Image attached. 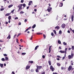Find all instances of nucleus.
I'll return each mask as SVG.
<instances>
[{"mask_svg":"<svg viewBox=\"0 0 74 74\" xmlns=\"http://www.w3.org/2000/svg\"><path fill=\"white\" fill-rule=\"evenodd\" d=\"M51 10H52V8H51L50 7H48V8L47 9L48 12H51Z\"/></svg>","mask_w":74,"mask_h":74,"instance_id":"f257e3e1","label":"nucleus"},{"mask_svg":"<svg viewBox=\"0 0 74 74\" xmlns=\"http://www.w3.org/2000/svg\"><path fill=\"white\" fill-rule=\"evenodd\" d=\"M37 69H38V70H40L42 68V66H37Z\"/></svg>","mask_w":74,"mask_h":74,"instance_id":"f03ea898","label":"nucleus"},{"mask_svg":"<svg viewBox=\"0 0 74 74\" xmlns=\"http://www.w3.org/2000/svg\"><path fill=\"white\" fill-rule=\"evenodd\" d=\"M50 69L51 70H52V71H54V68H53V66H50Z\"/></svg>","mask_w":74,"mask_h":74,"instance_id":"7ed1b4c3","label":"nucleus"},{"mask_svg":"<svg viewBox=\"0 0 74 74\" xmlns=\"http://www.w3.org/2000/svg\"><path fill=\"white\" fill-rule=\"evenodd\" d=\"M22 6H23V4H20L17 7L18 8H22L21 7H22Z\"/></svg>","mask_w":74,"mask_h":74,"instance_id":"20e7f679","label":"nucleus"},{"mask_svg":"<svg viewBox=\"0 0 74 74\" xmlns=\"http://www.w3.org/2000/svg\"><path fill=\"white\" fill-rule=\"evenodd\" d=\"M71 69H72V66L70 65L68 68V71H70L71 70Z\"/></svg>","mask_w":74,"mask_h":74,"instance_id":"39448f33","label":"nucleus"},{"mask_svg":"<svg viewBox=\"0 0 74 74\" xmlns=\"http://www.w3.org/2000/svg\"><path fill=\"white\" fill-rule=\"evenodd\" d=\"M65 26H66V25H65L64 24H63L62 25V27L63 29H64L65 27Z\"/></svg>","mask_w":74,"mask_h":74,"instance_id":"423d86ee","label":"nucleus"},{"mask_svg":"<svg viewBox=\"0 0 74 74\" xmlns=\"http://www.w3.org/2000/svg\"><path fill=\"white\" fill-rule=\"evenodd\" d=\"M29 29H31V27H30L26 29L24 31V32H27Z\"/></svg>","mask_w":74,"mask_h":74,"instance_id":"0eeeda50","label":"nucleus"},{"mask_svg":"<svg viewBox=\"0 0 74 74\" xmlns=\"http://www.w3.org/2000/svg\"><path fill=\"white\" fill-rule=\"evenodd\" d=\"M33 3V1H31L29 2V3L28 4V5H30L31 4H32V3Z\"/></svg>","mask_w":74,"mask_h":74,"instance_id":"6e6552de","label":"nucleus"},{"mask_svg":"<svg viewBox=\"0 0 74 74\" xmlns=\"http://www.w3.org/2000/svg\"><path fill=\"white\" fill-rule=\"evenodd\" d=\"M71 18L72 19V21L73 22V20H74V16H73V15L72 16Z\"/></svg>","mask_w":74,"mask_h":74,"instance_id":"1a4fd4ad","label":"nucleus"},{"mask_svg":"<svg viewBox=\"0 0 74 74\" xmlns=\"http://www.w3.org/2000/svg\"><path fill=\"white\" fill-rule=\"evenodd\" d=\"M30 67L29 66H26V69H27V70L28 69H30Z\"/></svg>","mask_w":74,"mask_h":74,"instance_id":"9d476101","label":"nucleus"},{"mask_svg":"<svg viewBox=\"0 0 74 74\" xmlns=\"http://www.w3.org/2000/svg\"><path fill=\"white\" fill-rule=\"evenodd\" d=\"M68 56L69 59H70L71 58H72V56L70 55H69Z\"/></svg>","mask_w":74,"mask_h":74,"instance_id":"9b49d317","label":"nucleus"},{"mask_svg":"<svg viewBox=\"0 0 74 74\" xmlns=\"http://www.w3.org/2000/svg\"><path fill=\"white\" fill-rule=\"evenodd\" d=\"M48 63L49 65H50V66H51V61L50 60L49 61Z\"/></svg>","mask_w":74,"mask_h":74,"instance_id":"f8f14e48","label":"nucleus"},{"mask_svg":"<svg viewBox=\"0 0 74 74\" xmlns=\"http://www.w3.org/2000/svg\"><path fill=\"white\" fill-rule=\"evenodd\" d=\"M22 8H19L18 10V12H19L20 10H22Z\"/></svg>","mask_w":74,"mask_h":74,"instance_id":"ddd939ff","label":"nucleus"},{"mask_svg":"<svg viewBox=\"0 0 74 74\" xmlns=\"http://www.w3.org/2000/svg\"><path fill=\"white\" fill-rule=\"evenodd\" d=\"M39 47V46L38 45L36 46L35 48V50H37V48H38Z\"/></svg>","mask_w":74,"mask_h":74,"instance_id":"4468645a","label":"nucleus"},{"mask_svg":"<svg viewBox=\"0 0 74 74\" xmlns=\"http://www.w3.org/2000/svg\"><path fill=\"white\" fill-rule=\"evenodd\" d=\"M60 28V27H59V26H57L55 27V29H58V30Z\"/></svg>","mask_w":74,"mask_h":74,"instance_id":"2eb2a0df","label":"nucleus"},{"mask_svg":"<svg viewBox=\"0 0 74 74\" xmlns=\"http://www.w3.org/2000/svg\"><path fill=\"white\" fill-rule=\"evenodd\" d=\"M60 52H61V53H64L65 52V51H62V50H60Z\"/></svg>","mask_w":74,"mask_h":74,"instance_id":"dca6fc26","label":"nucleus"},{"mask_svg":"<svg viewBox=\"0 0 74 74\" xmlns=\"http://www.w3.org/2000/svg\"><path fill=\"white\" fill-rule=\"evenodd\" d=\"M8 38H9V39H10V38H11V36H10V35H9L7 38V39H8Z\"/></svg>","mask_w":74,"mask_h":74,"instance_id":"f3484780","label":"nucleus"},{"mask_svg":"<svg viewBox=\"0 0 74 74\" xmlns=\"http://www.w3.org/2000/svg\"><path fill=\"white\" fill-rule=\"evenodd\" d=\"M13 6V5H9L8 6V8H11V7H12Z\"/></svg>","mask_w":74,"mask_h":74,"instance_id":"a211bd4d","label":"nucleus"},{"mask_svg":"<svg viewBox=\"0 0 74 74\" xmlns=\"http://www.w3.org/2000/svg\"><path fill=\"white\" fill-rule=\"evenodd\" d=\"M23 7H24L23 8V9L24 8V7H26V4H23Z\"/></svg>","mask_w":74,"mask_h":74,"instance_id":"6ab92c4d","label":"nucleus"},{"mask_svg":"<svg viewBox=\"0 0 74 74\" xmlns=\"http://www.w3.org/2000/svg\"><path fill=\"white\" fill-rule=\"evenodd\" d=\"M1 66V67H3V64H0V67Z\"/></svg>","mask_w":74,"mask_h":74,"instance_id":"aec40b11","label":"nucleus"},{"mask_svg":"<svg viewBox=\"0 0 74 74\" xmlns=\"http://www.w3.org/2000/svg\"><path fill=\"white\" fill-rule=\"evenodd\" d=\"M36 24H34V25L32 26V28L34 29L35 27H36Z\"/></svg>","mask_w":74,"mask_h":74,"instance_id":"412c9836","label":"nucleus"},{"mask_svg":"<svg viewBox=\"0 0 74 74\" xmlns=\"http://www.w3.org/2000/svg\"><path fill=\"white\" fill-rule=\"evenodd\" d=\"M29 63H33V61H29Z\"/></svg>","mask_w":74,"mask_h":74,"instance_id":"4be33fe9","label":"nucleus"},{"mask_svg":"<svg viewBox=\"0 0 74 74\" xmlns=\"http://www.w3.org/2000/svg\"><path fill=\"white\" fill-rule=\"evenodd\" d=\"M10 15V13H7L5 15V16H9Z\"/></svg>","mask_w":74,"mask_h":74,"instance_id":"5701e85b","label":"nucleus"},{"mask_svg":"<svg viewBox=\"0 0 74 74\" xmlns=\"http://www.w3.org/2000/svg\"><path fill=\"white\" fill-rule=\"evenodd\" d=\"M11 19V16H10L8 17V19L9 20H10Z\"/></svg>","mask_w":74,"mask_h":74,"instance_id":"b1692460","label":"nucleus"},{"mask_svg":"<svg viewBox=\"0 0 74 74\" xmlns=\"http://www.w3.org/2000/svg\"><path fill=\"white\" fill-rule=\"evenodd\" d=\"M63 3H61L60 4V7H62V6H63Z\"/></svg>","mask_w":74,"mask_h":74,"instance_id":"393cba45","label":"nucleus"},{"mask_svg":"<svg viewBox=\"0 0 74 74\" xmlns=\"http://www.w3.org/2000/svg\"><path fill=\"white\" fill-rule=\"evenodd\" d=\"M53 32L55 34H56V32L55 30H53Z\"/></svg>","mask_w":74,"mask_h":74,"instance_id":"a878e982","label":"nucleus"},{"mask_svg":"<svg viewBox=\"0 0 74 74\" xmlns=\"http://www.w3.org/2000/svg\"><path fill=\"white\" fill-rule=\"evenodd\" d=\"M58 42L59 44H61V41H60V40H58Z\"/></svg>","mask_w":74,"mask_h":74,"instance_id":"bb28decb","label":"nucleus"},{"mask_svg":"<svg viewBox=\"0 0 74 74\" xmlns=\"http://www.w3.org/2000/svg\"><path fill=\"white\" fill-rule=\"evenodd\" d=\"M59 34H62V31L60 30L59 32Z\"/></svg>","mask_w":74,"mask_h":74,"instance_id":"cd10ccee","label":"nucleus"},{"mask_svg":"<svg viewBox=\"0 0 74 74\" xmlns=\"http://www.w3.org/2000/svg\"><path fill=\"white\" fill-rule=\"evenodd\" d=\"M63 44L64 45H67V43H66L65 42H63Z\"/></svg>","mask_w":74,"mask_h":74,"instance_id":"c85d7f7f","label":"nucleus"},{"mask_svg":"<svg viewBox=\"0 0 74 74\" xmlns=\"http://www.w3.org/2000/svg\"><path fill=\"white\" fill-rule=\"evenodd\" d=\"M5 59L6 60H8V57H5Z\"/></svg>","mask_w":74,"mask_h":74,"instance_id":"c756f323","label":"nucleus"},{"mask_svg":"<svg viewBox=\"0 0 74 74\" xmlns=\"http://www.w3.org/2000/svg\"><path fill=\"white\" fill-rule=\"evenodd\" d=\"M22 55H26V53H22Z\"/></svg>","mask_w":74,"mask_h":74,"instance_id":"7c9ffc66","label":"nucleus"},{"mask_svg":"<svg viewBox=\"0 0 74 74\" xmlns=\"http://www.w3.org/2000/svg\"><path fill=\"white\" fill-rule=\"evenodd\" d=\"M71 49H72V50H74V46H72V47Z\"/></svg>","mask_w":74,"mask_h":74,"instance_id":"2f4dec72","label":"nucleus"},{"mask_svg":"<svg viewBox=\"0 0 74 74\" xmlns=\"http://www.w3.org/2000/svg\"><path fill=\"white\" fill-rule=\"evenodd\" d=\"M20 13L21 14H23L24 13V12L22 11L20 12Z\"/></svg>","mask_w":74,"mask_h":74,"instance_id":"473e14b6","label":"nucleus"},{"mask_svg":"<svg viewBox=\"0 0 74 74\" xmlns=\"http://www.w3.org/2000/svg\"><path fill=\"white\" fill-rule=\"evenodd\" d=\"M1 60L2 61H5V59H4V58H3L1 59Z\"/></svg>","mask_w":74,"mask_h":74,"instance_id":"72a5a7b5","label":"nucleus"},{"mask_svg":"<svg viewBox=\"0 0 74 74\" xmlns=\"http://www.w3.org/2000/svg\"><path fill=\"white\" fill-rule=\"evenodd\" d=\"M37 34H38V35H40V34H42V33H38Z\"/></svg>","mask_w":74,"mask_h":74,"instance_id":"f704fd0d","label":"nucleus"},{"mask_svg":"<svg viewBox=\"0 0 74 74\" xmlns=\"http://www.w3.org/2000/svg\"><path fill=\"white\" fill-rule=\"evenodd\" d=\"M16 41L17 43H18V44H19V42H18V39H16Z\"/></svg>","mask_w":74,"mask_h":74,"instance_id":"c9c22d12","label":"nucleus"},{"mask_svg":"<svg viewBox=\"0 0 74 74\" xmlns=\"http://www.w3.org/2000/svg\"><path fill=\"white\" fill-rule=\"evenodd\" d=\"M31 71L32 73H33V72H34V70H33V69H31Z\"/></svg>","mask_w":74,"mask_h":74,"instance_id":"e433bc0d","label":"nucleus"},{"mask_svg":"<svg viewBox=\"0 0 74 74\" xmlns=\"http://www.w3.org/2000/svg\"><path fill=\"white\" fill-rule=\"evenodd\" d=\"M36 73H38V69H37L36 70Z\"/></svg>","mask_w":74,"mask_h":74,"instance_id":"4c0bfd02","label":"nucleus"},{"mask_svg":"<svg viewBox=\"0 0 74 74\" xmlns=\"http://www.w3.org/2000/svg\"><path fill=\"white\" fill-rule=\"evenodd\" d=\"M57 65L58 66H60V63H58Z\"/></svg>","mask_w":74,"mask_h":74,"instance_id":"58836bf2","label":"nucleus"},{"mask_svg":"<svg viewBox=\"0 0 74 74\" xmlns=\"http://www.w3.org/2000/svg\"><path fill=\"white\" fill-rule=\"evenodd\" d=\"M15 11V9H14L11 12V13H13L14 12V11Z\"/></svg>","mask_w":74,"mask_h":74,"instance_id":"ea45409f","label":"nucleus"},{"mask_svg":"<svg viewBox=\"0 0 74 74\" xmlns=\"http://www.w3.org/2000/svg\"><path fill=\"white\" fill-rule=\"evenodd\" d=\"M71 56L72 57V58H73V56H74V54L73 53H71Z\"/></svg>","mask_w":74,"mask_h":74,"instance_id":"a19ab883","label":"nucleus"},{"mask_svg":"<svg viewBox=\"0 0 74 74\" xmlns=\"http://www.w3.org/2000/svg\"><path fill=\"white\" fill-rule=\"evenodd\" d=\"M67 48H66L65 50V53H66V52L67 51Z\"/></svg>","mask_w":74,"mask_h":74,"instance_id":"79ce46f5","label":"nucleus"},{"mask_svg":"<svg viewBox=\"0 0 74 74\" xmlns=\"http://www.w3.org/2000/svg\"><path fill=\"white\" fill-rule=\"evenodd\" d=\"M64 68L63 67H62L61 68V70H63V69H64Z\"/></svg>","mask_w":74,"mask_h":74,"instance_id":"37998d69","label":"nucleus"},{"mask_svg":"<svg viewBox=\"0 0 74 74\" xmlns=\"http://www.w3.org/2000/svg\"><path fill=\"white\" fill-rule=\"evenodd\" d=\"M51 36H53V35H54V34H53V33L52 32L51 33Z\"/></svg>","mask_w":74,"mask_h":74,"instance_id":"c03bdc74","label":"nucleus"},{"mask_svg":"<svg viewBox=\"0 0 74 74\" xmlns=\"http://www.w3.org/2000/svg\"><path fill=\"white\" fill-rule=\"evenodd\" d=\"M3 55L4 56H7V55L6 54H4Z\"/></svg>","mask_w":74,"mask_h":74,"instance_id":"a18cd8bd","label":"nucleus"},{"mask_svg":"<svg viewBox=\"0 0 74 74\" xmlns=\"http://www.w3.org/2000/svg\"><path fill=\"white\" fill-rule=\"evenodd\" d=\"M18 19V17H16L14 19L15 20H16V19Z\"/></svg>","mask_w":74,"mask_h":74,"instance_id":"49530a36","label":"nucleus"},{"mask_svg":"<svg viewBox=\"0 0 74 74\" xmlns=\"http://www.w3.org/2000/svg\"><path fill=\"white\" fill-rule=\"evenodd\" d=\"M43 37L45 38L46 36H45V34H43Z\"/></svg>","mask_w":74,"mask_h":74,"instance_id":"de8ad7c7","label":"nucleus"},{"mask_svg":"<svg viewBox=\"0 0 74 74\" xmlns=\"http://www.w3.org/2000/svg\"><path fill=\"white\" fill-rule=\"evenodd\" d=\"M4 10V8H2L1 9V11H3V10Z\"/></svg>","mask_w":74,"mask_h":74,"instance_id":"09e8293b","label":"nucleus"},{"mask_svg":"<svg viewBox=\"0 0 74 74\" xmlns=\"http://www.w3.org/2000/svg\"><path fill=\"white\" fill-rule=\"evenodd\" d=\"M42 57L43 58V59H44L45 58V56L44 55H43L42 56Z\"/></svg>","mask_w":74,"mask_h":74,"instance_id":"8fccbe9b","label":"nucleus"},{"mask_svg":"<svg viewBox=\"0 0 74 74\" xmlns=\"http://www.w3.org/2000/svg\"><path fill=\"white\" fill-rule=\"evenodd\" d=\"M27 19H25V22L26 23V22H27Z\"/></svg>","mask_w":74,"mask_h":74,"instance_id":"3c124183","label":"nucleus"},{"mask_svg":"<svg viewBox=\"0 0 74 74\" xmlns=\"http://www.w3.org/2000/svg\"><path fill=\"white\" fill-rule=\"evenodd\" d=\"M23 1H24V0H21V3H23Z\"/></svg>","mask_w":74,"mask_h":74,"instance_id":"603ef678","label":"nucleus"},{"mask_svg":"<svg viewBox=\"0 0 74 74\" xmlns=\"http://www.w3.org/2000/svg\"><path fill=\"white\" fill-rule=\"evenodd\" d=\"M48 56H49V57H51V56H52V55H51L49 54V55H48Z\"/></svg>","mask_w":74,"mask_h":74,"instance_id":"864d4df0","label":"nucleus"},{"mask_svg":"<svg viewBox=\"0 0 74 74\" xmlns=\"http://www.w3.org/2000/svg\"><path fill=\"white\" fill-rule=\"evenodd\" d=\"M18 25H21V23L19 22L18 23Z\"/></svg>","mask_w":74,"mask_h":74,"instance_id":"5fc2aeb1","label":"nucleus"},{"mask_svg":"<svg viewBox=\"0 0 74 74\" xmlns=\"http://www.w3.org/2000/svg\"><path fill=\"white\" fill-rule=\"evenodd\" d=\"M68 33H70V31L69 30L68 31Z\"/></svg>","mask_w":74,"mask_h":74,"instance_id":"6e6d98bb","label":"nucleus"},{"mask_svg":"<svg viewBox=\"0 0 74 74\" xmlns=\"http://www.w3.org/2000/svg\"><path fill=\"white\" fill-rule=\"evenodd\" d=\"M65 59V57H63L62 60H63Z\"/></svg>","mask_w":74,"mask_h":74,"instance_id":"4d7b16f0","label":"nucleus"},{"mask_svg":"<svg viewBox=\"0 0 74 74\" xmlns=\"http://www.w3.org/2000/svg\"><path fill=\"white\" fill-rule=\"evenodd\" d=\"M33 38V36H32L31 38V40H32V38Z\"/></svg>","mask_w":74,"mask_h":74,"instance_id":"13d9d810","label":"nucleus"},{"mask_svg":"<svg viewBox=\"0 0 74 74\" xmlns=\"http://www.w3.org/2000/svg\"><path fill=\"white\" fill-rule=\"evenodd\" d=\"M59 48L60 49H62V48H61V47L60 46L59 47Z\"/></svg>","mask_w":74,"mask_h":74,"instance_id":"bf43d9fd","label":"nucleus"},{"mask_svg":"<svg viewBox=\"0 0 74 74\" xmlns=\"http://www.w3.org/2000/svg\"><path fill=\"white\" fill-rule=\"evenodd\" d=\"M53 74H58V73H53Z\"/></svg>","mask_w":74,"mask_h":74,"instance_id":"052dcab7","label":"nucleus"},{"mask_svg":"<svg viewBox=\"0 0 74 74\" xmlns=\"http://www.w3.org/2000/svg\"><path fill=\"white\" fill-rule=\"evenodd\" d=\"M12 73L13 74H15V72H14V71H12Z\"/></svg>","mask_w":74,"mask_h":74,"instance_id":"680f3d73","label":"nucleus"},{"mask_svg":"<svg viewBox=\"0 0 74 74\" xmlns=\"http://www.w3.org/2000/svg\"><path fill=\"white\" fill-rule=\"evenodd\" d=\"M34 11H35V12H36V11H37V9H34Z\"/></svg>","mask_w":74,"mask_h":74,"instance_id":"e2e57ef3","label":"nucleus"},{"mask_svg":"<svg viewBox=\"0 0 74 74\" xmlns=\"http://www.w3.org/2000/svg\"><path fill=\"white\" fill-rule=\"evenodd\" d=\"M29 7L28 6V7H27V9H29Z\"/></svg>","mask_w":74,"mask_h":74,"instance_id":"0e129e2a","label":"nucleus"},{"mask_svg":"<svg viewBox=\"0 0 74 74\" xmlns=\"http://www.w3.org/2000/svg\"><path fill=\"white\" fill-rule=\"evenodd\" d=\"M45 72H43L41 74H45Z\"/></svg>","mask_w":74,"mask_h":74,"instance_id":"69168bd1","label":"nucleus"},{"mask_svg":"<svg viewBox=\"0 0 74 74\" xmlns=\"http://www.w3.org/2000/svg\"><path fill=\"white\" fill-rule=\"evenodd\" d=\"M57 57L58 58H60V56H57Z\"/></svg>","mask_w":74,"mask_h":74,"instance_id":"338daca9","label":"nucleus"},{"mask_svg":"<svg viewBox=\"0 0 74 74\" xmlns=\"http://www.w3.org/2000/svg\"><path fill=\"white\" fill-rule=\"evenodd\" d=\"M72 32H73L74 33V30H72Z\"/></svg>","mask_w":74,"mask_h":74,"instance_id":"774afa93","label":"nucleus"}]
</instances>
